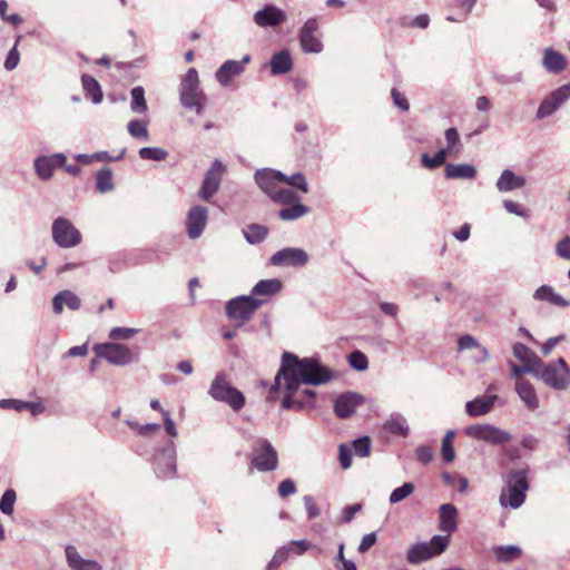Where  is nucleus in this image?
I'll return each mask as SVG.
<instances>
[{
	"label": "nucleus",
	"instance_id": "nucleus-62",
	"mask_svg": "<svg viewBox=\"0 0 570 570\" xmlns=\"http://www.w3.org/2000/svg\"><path fill=\"white\" fill-rule=\"evenodd\" d=\"M557 254L563 258L570 261V237H564L556 245Z\"/></svg>",
	"mask_w": 570,
	"mask_h": 570
},
{
	"label": "nucleus",
	"instance_id": "nucleus-55",
	"mask_svg": "<svg viewBox=\"0 0 570 570\" xmlns=\"http://www.w3.org/2000/svg\"><path fill=\"white\" fill-rule=\"evenodd\" d=\"M352 448L356 455L362 458L367 456L371 450V440L368 436L356 439L353 442Z\"/></svg>",
	"mask_w": 570,
	"mask_h": 570
},
{
	"label": "nucleus",
	"instance_id": "nucleus-12",
	"mask_svg": "<svg viewBox=\"0 0 570 570\" xmlns=\"http://www.w3.org/2000/svg\"><path fill=\"white\" fill-rule=\"evenodd\" d=\"M205 96L206 95L199 87V78L197 70L195 68H189L185 76L183 77L179 87L180 104L185 107L197 99H203V97Z\"/></svg>",
	"mask_w": 570,
	"mask_h": 570
},
{
	"label": "nucleus",
	"instance_id": "nucleus-7",
	"mask_svg": "<svg viewBox=\"0 0 570 570\" xmlns=\"http://www.w3.org/2000/svg\"><path fill=\"white\" fill-rule=\"evenodd\" d=\"M92 351L97 358H104L116 366H126L136 361V356L131 350L127 345L120 343H98L94 345Z\"/></svg>",
	"mask_w": 570,
	"mask_h": 570
},
{
	"label": "nucleus",
	"instance_id": "nucleus-64",
	"mask_svg": "<svg viewBox=\"0 0 570 570\" xmlns=\"http://www.w3.org/2000/svg\"><path fill=\"white\" fill-rule=\"evenodd\" d=\"M554 294V291L549 285H542L540 286L533 294L534 299L537 301H548L551 302L552 295Z\"/></svg>",
	"mask_w": 570,
	"mask_h": 570
},
{
	"label": "nucleus",
	"instance_id": "nucleus-14",
	"mask_svg": "<svg viewBox=\"0 0 570 570\" xmlns=\"http://www.w3.org/2000/svg\"><path fill=\"white\" fill-rule=\"evenodd\" d=\"M570 98V83H566L556 90H553L549 96H547L542 102L540 104L537 118L544 119L551 116L556 110L560 108L562 104H564Z\"/></svg>",
	"mask_w": 570,
	"mask_h": 570
},
{
	"label": "nucleus",
	"instance_id": "nucleus-21",
	"mask_svg": "<svg viewBox=\"0 0 570 570\" xmlns=\"http://www.w3.org/2000/svg\"><path fill=\"white\" fill-rule=\"evenodd\" d=\"M318 29V23L315 18L308 19L301 29L299 43L304 52L318 53L323 49L322 42L314 36Z\"/></svg>",
	"mask_w": 570,
	"mask_h": 570
},
{
	"label": "nucleus",
	"instance_id": "nucleus-59",
	"mask_svg": "<svg viewBox=\"0 0 570 570\" xmlns=\"http://www.w3.org/2000/svg\"><path fill=\"white\" fill-rule=\"evenodd\" d=\"M19 61H20V55H19V51L17 49V43L10 49L8 56H7V59L4 61V68L8 70V71H11L13 69L17 68V66L19 65Z\"/></svg>",
	"mask_w": 570,
	"mask_h": 570
},
{
	"label": "nucleus",
	"instance_id": "nucleus-61",
	"mask_svg": "<svg viewBox=\"0 0 570 570\" xmlns=\"http://www.w3.org/2000/svg\"><path fill=\"white\" fill-rule=\"evenodd\" d=\"M303 502H304L308 519H314L321 514V510L316 505L313 497L305 495L303 498Z\"/></svg>",
	"mask_w": 570,
	"mask_h": 570
},
{
	"label": "nucleus",
	"instance_id": "nucleus-51",
	"mask_svg": "<svg viewBox=\"0 0 570 570\" xmlns=\"http://www.w3.org/2000/svg\"><path fill=\"white\" fill-rule=\"evenodd\" d=\"M17 495L12 489L7 490L0 500V511L4 514H12Z\"/></svg>",
	"mask_w": 570,
	"mask_h": 570
},
{
	"label": "nucleus",
	"instance_id": "nucleus-60",
	"mask_svg": "<svg viewBox=\"0 0 570 570\" xmlns=\"http://www.w3.org/2000/svg\"><path fill=\"white\" fill-rule=\"evenodd\" d=\"M511 367V376L518 380L520 379L521 374L529 373L535 376V372H538V368L529 366V365H517L514 363H510Z\"/></svg>",
	"mask_w": 570,
	"mask_h": 570
},
{
	"label": "nucleus",
	"instance_id": "nucleus-6",
	"mask_svg": "<svg viewBox=\"0 0 570 570\" xmlns=\"http://www.w3.org/2000/svg\"><path fill=\"white\" fill-rule=\"evenodd\" d=\"M449 543V535H434L429 542L413 544L406 553V560L412 564L430 560L444 552Z\"/></svg>",
	"mask_w": 570,
	"mask_h": 570
},
{
	"label": "nucleus",
	"instance_id": "nucleus-53",
	"mask_svg": "<svg viewBox=\"0 0 570 570\" xmlns=\"http://www.w3.org/2000/svg\"><path fill=\"white\" fill-rule=\"evenodd\" d=\"M292 552V548L289 546H284L279 548L272 560L267 564V570H273L274 568L282 564L287 558L289 557V553Z\"/></svg>",
	"mask_w": 570,
	"mask_h": 570
},
{
	"label": "nucleus",
	"instance_id": "nucleus-56",
	"mask_svg": "<svg viewBox=\"0 0 570 570\" xmlns=\"http://www.w3.org/2000/svg\"><path fill=\"white\" fill-rule=\"evenodd\" d=\"M0 409L21 412L27 410V402L14 399H2L0 400Z\"/></svg>",
	"mask_w": 570,
	"mask_h": 570
},
{
	"label": "nucleus",
	"instance_id": "nucleus-33",
	"mask_svg": "<svg viewBox=\"0 0 570 570\" xmlns=\"http://www.w3.org/2000/svg\"><path fill=\"white\" fill-rule=\"evenodd\" d=\"M493 553L499 562L509 563L519 559L522 554L518 546H497L493 548Z\"/></svg>",
	"mask_w": 570,
	"mask_h": 570
},
{
	"label": "nucleus",
	"instance_id": "nucleus-28",
	"mask_svg": "<svg viewBox=\"0 0 570 570\" xmlns=\"http://www.w3.org/2000/svg\"><path fill=\"white\" fill-rule=\"evenodd\" d=\"M444 176L448 179H473L476 176V168L470 164H448Z\"/></svg>",
	"mask_w": 570,
	"mask_h": 570
},
{
	"label": "nucleus",
	"instance_id": "nucleus-16",
	"mask_svg": "<svg viewBox=\"0 0 570 570\" xmlns=\"http://www.w3.org/2000/svg\"><path fill=\"white\" fill-rule=\"evenodd\" d=\"M254 179L259 189L271 197L283 184V179H286V175L275 169L263 168L256 170Z\"/></svg>",
	"mask_w": 570,
	"mask_h": 570
},
{
	"label": "nucleus",
	"instance_id": "nucleus-45",
	"mask_svg": "<svg viewBox=\"0 0 570 570\" xmlns=\"http://www.w3.org/2000/svg\"><path fill=\"white\" fill-rule=\"evenodd\" d=\"M138 155L144 160H165L168 156V151L159 147H142L139 149Z\"/></svg>",
	"mask_w": 570,
	"mask_h": 570
},
{
	"label": "nucleus",
	"instance_id": "nucleus-42",
	"mask_svg": "<svg viewBox=\"0 0 570 570\" xmlns=\"http://www.w3.org/2000/svg\"><path fill=\"white\" fill-rule=\"evenodd\" d=\"M53 166L48 156H39L35 160V170L38 177L42 180H48L52 177Z\"/></svg>",
	"mask_w": 570,
	"mask_h": 570
},
{
	"label": "nucleus",
	"instance_id": "nucleus-31",
	"mask_svg": "<svg viewBox=\"0 0 570 570\" xmlns=\"http://www.w3.org/2000/svg\"><path fill=\"white\" fill-rule=\"evenodd\" d=\"M512 353L515 358L525 365L538 368L541 365V358L527 345L522 343H515L512 347Z\"/></svg>",
	"mask_w": 570,
	"mask_h": 570
},
{
	"label": "nucleus",
	"instance_id": "nucleus-25",
	"mask_svg": "<svg viewBox=\"0 0 570 570\" xmlns=\"http://www.w3.org/2000/svg\"><path fill=\"white\" fill-rule=\"evenodd\" d=\"M66 558L68 566L72 570H102L98 562L83 559L72 546L66 548Z\"/></svg>",
	"mask_w": 570,
	"mask_h": 570
},
{
	"label": "nucleus",
	"instance_id": "nucleus-27",
	"mask_svg": "<svg viewBox=\"0 0 570 570\" xmlns=\"http://www.w3.org/2000/svg\"><path fill=\"white\" fill-rule=\"evenodd\" d=\"M525 185V179L522 176L515 175L510 169H504L497 180V188L501 193H508L514 189L522 188Z\"/></svg>",
	"mask_w": 570,
	"mask_h": 570
},
{
	"label": "nucleus",
	"instance_id": "nucleus-41",
	"mask_svg": "<svg viewBox=\"0 0 570 570\" xmlns=\"http://www.w3.org/2000/svg\"><path fill=\"white\" fill-rule=\"evenodd\" d=\"M446 147L442 148V150H446V154L449 155H458L461 151V141L459 132L455 128H449L444 132Z\"/></svg>",
	"mask_w": 570,
	"mask_h": 570
},
{
	"label": "nucleus",
	"instance_id": "nucleus-1",
	"mask_svg": "<svg viewBox=\"0 0 570 570\" xmlns=\"http://www.w3.org/2000/svg\"><path fill=\"white\" fill-rule=\"evenodd\" d=\"M333 377V372L317 360L311 357L299 358L293 353L284 352L281 367L269 393L273 396L283 389L286 392V396L283 399L282 405L288 410L294 404L292 396L301 384L321 385Z\"/></svg>",
	"mask_w": 570,
	"mask_h": 570
},
{
	"label": "nucleus",
	"instance_id": "nucleus-49",
	"mask_svg": "<svg viewBox=\"0 0 570 570\" xmlns=\"http://www.w3.org/2000/svg\"><path fill=\"white\" fill-rule=\"evenodd\" d=\"M414 491V485L411 482H405L401 487L394 489L390 494V503H397L407 498Z\"/></svg>",
	"mask_w": 570,
	"mask_h": 570
},
{
	"label": "nucleus",
	"instance_id": "nucleus-3",
	"mask_svg": "<svg viewBox=\"0 0 570 570\" xmlns=\"http://www.w3.org/2000/svg\"><path fill=\"white\" fill-rule=\"evenodd\" d=\"M535 377L553 390L564 391L570 385V368L562 357L548 364L541 361Z\"/></svg>",
	"mask_w": 570,
	"mask_h": 570
},
{
	"label": "nucleus",
	"instance_id": "nucleus-48",
	"mask_svg": "<svg viewBox=\"0 0 570 570\" xmlns=\"http://www.w3.org/2000/svg\"><path fill=\"white\" fill-rule=\"evenodd\" d=\"M348 364L356 371H365L368 367V360L363 352L354 351L348 355Z\"/></svg>",
	"mask_w": 570,
	"mask_h": 570
},
{
	"label": "nucleus",
	"instance_id": "nucleus-44",
	"mask_svg": "<svg viewBox=\"0 0 570 570\" xmlns=\"http://www.w3.org/2000/svg\"><path fill=\"white\" fill-rule=\"evenodd\" d=\"M127 129L131 137L144 141L149 140V132L145 121L138 119L130 120L127 125Z\"/></svg>",
	"mask_w": 570,
	"mask_h": 570
},
{
	"label": "nucleus",
	"instance_id": "nucleus-52",
	"mask_svg": "<svg viewBox=\"0 0 570 570\" xmlns=\"http://www.w3.org/2000/svg\"><path fill=\"white\" fill-rule=\"evenodd\" d=\"M283 184H287L292 187H295L303 193L308 191V185L305 176L302 173H295L291 176H286V179H283Z\"/></svg>",
	"mask_w": 570,
	"mask_h": 570
},
{
	"label": "nucleus",
	"instance_id": "nucleus-24",
	"mask_svg": "<svg viewBox=\"0 0 570 570\" xmlns=\"http://www.w3.org/2000/svg\"><path fill=\"white\" fill-rule=\"evenodd\" d=\"M440 523L439 529L448 534L454 532L458 528V509L451 503H444L439 508Z\"/></svg>",
	"mask_w": 570,
	"mask_h": 570
},
{
	"label": "nucleus",
	"instance_id": "nucleus-30",
	"mask_svg": "<svg viewBox=\"0 0 570 570\" xmlns=\"http://www.w3.org/2000/svg\"><path fill=\"white\" fill-rule=\"evenodd\" d=\"M272 75H283L288 72L293 67V60L288 50H281L276 52L271 59Z\"/></svg>",
	"mask_w": 570,
	"mask_h": 570
},
{
	"label": "nucleus",
	"instance_id": "nucleus-58",
	"mask_svg": "<svg viewBox=\"0 0 570 570\" xmlns=\"http://www.w3.org/2000/svg\"><path fill=\"white\" fill-rule=\"evenodd\" d=\"M277 493L281 498H286L296 493V485L292 479L283 480L277 488Z\"/></svg>",
	"mask_w": 570,
	"mask_h": 570
},
{
	"label": "nucleus",
	"instance_id": "nucleus-50",
	"mask_svg": "<svg viewBox=\"0 0 570 570\" xmlns=\"http://www.w3.org/2000/svg\"><path fill=\"white\" fill-rule=\"evenodd\" d=\"M140 332L139 328H132V327H112L109 332L108 337L110 340H130L132 336L138 334Z\"/></svg>",
	"mask_w": 570,
	"mask_h": 570
},
{
	"label": "nucleus",
	"instance_id": "nucleus-23",
	"mask_svg": "<svg viewBox=\"0 0 570 570\" xmlns=\"http://www.w3.org/2000/svg\"><path fill=\"white\" fill-rule=\"evenodd\" d=\"M515 392L530 411H535L539 407V397L534 386L529 381L518 380L515 383Z\"/></svg>",
	"mask_w": 570,
	"mask_h": 570
},
{
	"label": "nucleus",
	"instance_id": "nucleus-13",
	"mask_svg": "<svg viewBox=\"0 0 570 570\" xmlns=\"http://www.w3.org/2000/svg\"><path fill=\"white\" fill-rule=\"evenodd\" d=\"M308 258L304 249L286 247L273 254L269 262L277 267H302L307 264Z\"/></svg>",
	"mask_w": 570,
	"mask_h": 570
},
{
	"label": "nucleus",
	"instance_id": "nucleus-5",
	"mask_svg": "<svg viewBox=\"0 0 570 570\" xmlns=\"http://www.w3.org/2000/svg\"><path fill=\"white\" fill-rule=\"evenodd\" d=\"M267 301L256 298L250 295H242L232 298L226 304V314L229 320L238 321L237 326H243L248 322L254 313Z\"/></svg>",
	"mask_w": 570,
	"mask_h": 570
},
{
	"label": "nucleus",
	"instance_id": "nucleus-37",
	"mask_svg": "<svg viewBox=\"0 0 570 570\" xmlns=\"http://www.w3.org/2000/svg\"><path fill=\"white\" fill-rule=\"evenodd\" d=\"M243 233L249 244H258L266 238L268 228L263 225L252 224Z\"/></svg>",
	"mask_w": 570,
	"mask_h": 570
},
{
	"label": "nucleus",
	"instance_id": "nucleus-63",
	"mask_svg": "<svg viewBox=\"0 0 570 570\" xmlns=\"http://www.w3.org/2000/svg\"><path fill=\"white\" fill-rule=\"evenodd\" d=\"M433 450L428 445H422L416 449V458L423 464L430 463L433 460Z\"/></svg>",
	"mask_w": 570,
	"mask_h": 570
},
{
	"label": "nucleus",
	"instance_id": "nucleus-2",
	"mask_svg": "<svg viewBox=\"0 0 570 570\" xmlns=\"http://www.w3.org/2000/svg\"><path fill=\"white\" fill-rule=\"evenodd\" d=\"M528 469L511 470L507 475V487L502 489L499 502L503 508H520L525 501L529 490L527 480Z\"/></svg>",
	"mask_w": 570,
	"mask_h": 570
},
{
	"label": "nucleus",
	"instance_id": "nucleus-20",
	"mask_svg": "<svg viewBox=\"0 0 570 570\" xmlns=\"http://www.w3.org/2000/svg\"><path fill=\"white\" fill-rule=\"evenodd\" d=\"M286 19L285 11L274 4H266L263 9L256 11L253 17L254 22L262 28L278 27Z\"/></svg>",
	"mask_w": 570,
	"mask_h": 570
},
{
	"label": "nucleus",
	"instance_id": "nucleus-38",
	"mask_svg": "<svg viewBox=\"0 0 570 570\" xmlns=\"http://www.w3.org/2000/svg\"><path fill=\"white\" fill-rule=\"evenodd\" d=\"M274 203L282 205L294 204L299 200L298 195L291 188L283 187L282 185L275 193L269 197Z\"/></svg>",
	"mask_w": 570,
	"mask_h": 570
},
{
	"label": "nucleus",
	"instance_id": "nucleus-39",
	"mask_svg": "<svg viewBox=\"0 0 570 570\" xmlns=\"http://www.w3.org/2000/svg\"><path fill=\"white\" fill-rule=\"evenodd\" d=\"M81 81L83 89L91 96L92 102L100 104L102 101V91L98 81L87 75L82 76Z\"/></svg>",
	"mask_w": 570,
	"mask_h": 570
},
{
	"label": "nucleus",
	"instance_id": "nucleus-22",
	"mask_svg": "<svg viewBox=\"0 0 570 570\" xmlns=\"http://www.w3.org/2000/svg\"><path fill=\"white\" fill-rule=\"evenodd\" d=\"M498 399L499 396L495 394L478 396L465 403V412L471 417L483 416L493 409Z\"/></svg>",
	"mask_w": 570,
	"mask_h": 570
},
{
	"label": "nucleus",
	"instance_id": "nucleus-17",
	"mask_svg": "<svg viewBox=\"0 0 570 570\" xmlns=\"http://www.w3.org/2000/svg\"><path fill=\"white\" fill-rule=\"evenodd\" d=\"M155 472L160 479H170L176 474V451L173 441L157 455Z\"/></svg>",
	"mask_w": 570,
	"mask_h": 570
},
{
	"label": "nucleus",
	"instance_id": "nucleus-40",
	"mask_svg": "<svg viewBox=\"0 0 570 570\" xmlns=\"http://www.w3.org/2000/svg\"><path fill=\"white\" fill-rule=\"evenodd\" d=\"M131 104L130 109L132 112L144 114L147 111V104L145 99V90L142 87H134L130 91Z\"/></svg>",
	"mask_w": 570,
	"mask_h": 570
},
{
	"label": "nucleus",
	"instance_id": "nucleus-32",
	"mask_svg": "<svg viewBox=\"0 0 570 570\" xmlns=\"http://www.w3.org/2000/svg\"><path fill=\"white\" fill-rule=\"evenodd\" d=\"M543 66L548 71L558 73L564 69L566 58L553 49H547L543 56Z\"/></svg>",
	"mask_w": 570,
	"mask_h": 570
},
{
	"label": "nucleus",
	"instance_id": "nucleus-34",
	"mask_svg": "<svg viewBox=\"0 0 570 570\" xmlns=\"http://www.w3.org/2000/svg\"><path fill=\"white\" fill-rule=\"evenodd\" d=\"M384 429L391 434L406 436L409 434V425L404 416L400 414L392 415L385 423Z\"/></svg>",
	"mask_w": 570,
	"mask_h": 570
},
{
	"label": "nucleus",
	"instance_id": "nucleus-18",
	"mask_svg": "<svg viewBox=\"0 0 570 570\" xmlns=\"http://www.w3.org/2000/svg\"><path fill=\"white\" fill-rule=\"evenodd\" d=\"M250 56L246 55L242 60H226L216 71L215 77L223 87H228L233 78L242 75L245 66L249 62Z\"/></svg>",
	"mask_w": 570,
	"mask_h": 570
},
{
	"label": "nucleus",
	"instance_id": "nucleus-43",
	"mask_svg": "<svg viewBox=\"0 0 570 570\" xmlns=\"http://www.w3.org/2000/svg\"><path fill=\"white\" fill-rule=\"evenodd\" d=\"M459 350H470L478 348L479 350V361H485L489 357V352L485 347L480 346L478 341L471 335H463L459 338Z\"/></svg>",
	"mask_w": 570,
	"mask_h": 570
},
{
	"label": "nucleus",
	"instance_id": "nucleus-15",
	"mask_svg": "<svg viewBox=\"0 0 570 570\" xmlns=\"http://www.w3.org/2000/svg\"><path fill=\"white\" fill-rule=\"evenodd\" d=\"M365 403V397L357 392H345L335 397L334 413L340 419H347Z\"/></svg>",
	"mask_w": 570,
	"mask_h": 570
},
{
	"label": "nucleus",
	"instance_id": "nucleus-46",
	"mask_svg": "<svg viewBox=\"0 0 570 570\" xmlns=\"http://www.w3.org/2000/svg\"><path fill=\"white\" fill-rule=\"evenodd\" d=\"M454 431L450 430L445 433L442 440L441 454L445 462H452L455 458L452 440L454 438Z\"/></svg>",
	"mask_w": 570,
	"mask_h": 570
},
{
	"label": "nucleus",
	"instance_id": "nucleus-29",
	"mask_svg": "<svg viewBox=\"0 0 570 570\" xmlns=\"http://www.w3.org/2000/svg\"><path fill=\"white\" fill-rule=\"evenodd\" d=\"M282 282L278 278L262 279L252 289L253 297H269L277 294L282 289Z\"/></svg>",
	"mask_w": 570,
	"mask_h": 570
},
{
	"label": "nucleus",
	"instance_id": "nucleus-26",
	"mask_svg": "<svg viewBox=\"0 0 570 570\" xmlns=\"http://www.w3.org/2000/svg\"><path fill=\"white\" fill-rule=\"evenodd\" d=\"M66 305L71 311H78L80 308V298L71 291H61L52 299L53 312L59 315L63 311Z\"/></svg>",
	"mask_w": 570,
	"mask_h": 570
},
{
	"label": "nucleus",
	"instance_id": "nucleus-11",
	"mask_svg": "<svg viewBox=\"0 0 570 570\" xmlns=\"http://www.w3.org/2000/svg\"><path fill=\"white\" fill-rule=\"evenodd\" d=\"M224 171L225 166L220 160L216 159L205 174L203 184L198 190V197L202 200L209 202L218 191Z\"/></svg>",
	"mask_w": 570,
	"mask_h": 570
},
{
	"label": "nucleus",
	"instance_id": "nucleus-19",
	"mask_svg": "<svg viewBox=\"0 0 570 570\" xmlns=\"http://www.w3.org/2000/svg\"><path fill=\"white\" fill-rule=\"evenodd\" d=\"M207 220H208V209L200 205L193 206L188 210L187 217H186V228H187V234H188L189 238H191V239L198 238L203 234V232L207 225Z\"/></svg>",
	"mask_w": 570,
	"mask_h": 570
},
{
	"label": "nucleus",
	"instance_id": "nucleus-8",
	"mask_svg": "<svg viewBox=\"0 0 570 570\" xmlns=\"http://www.w3.org/2000/svg\"><path fill=\"white\" fill-rule=\"evenodd\" d=\"M51 236L60 248H73L82 242L79 229L66 217H58L52 222Z\"/></svg>",
	"mask_w": 570,
	"mask_h": 570
},
{
	"label": "nucleus",
	"instance_id": "nucleus-57",
	"mask_svg": "<svg viewBox=\"0 0 570 570\" xmlns=\"http://www.w3.org/2000/svg\"><path fill=\"white\" fill-rule=\"evenodd\" d=\"M338 459L343 469H348L352 465V448L341 444L338 448Z\"/></svg>",
	"mask_w": 570,
	"mask_h": 570
},
{
	"label": "nucleus",
	"instance_id": "nucleus-9",
	"mask_svg": "<svg viewBox=\"0 0 570 570\" xmlns=\"http://www.w3.org/2000/svg\"><path fill=\"white\" fill-rule=\"evenodd\" d=\"M464 433L471 439L484 441L493 445L504 444L512 438L508 431L501 430L492 424H473L465 428Z\"/></svg>",
	"mask_w": 570,
	"mask_h": 570
},
{
	"label": "nucleus",
	"instance_id": "nucleus-35",
	"mask_svg": "<svg viewBox=\"0 0 570 570\" xmlns=\"http://www.w3.org/2000/svg\"><path fill=\"white\" fill-rule=\"evenodd\" d=\"M96 188L101 194L109 193L115 189L112 171L109 168L105 167L97 171Z\"/></svg>",
	"mask_w": 570,
	"mask_h": 570
},
{
	"label": "nucleus",
	"instance_id": "nucleus-10",
	"mask_svg": "<svg viewBox=\"0 0 570 570\" xmlns=\"http://www.w3.org/2000/svg\"><path fill=\"white\" fill-rule=\"evenodd\" d=\"M253 464L259 471H273L278 465V456L274 446L265 439H258L254 446Z\"/></svg>",
	"mask_w": 570,
	"mask_h": 570
},
{
	"label": "nucleus",
	"instance_id": "nucleus-4",
	"mask_svg": "<svg viewBox=\"0 0 570 570\" xmlns=\"http://www.w3.org/2000/svg\"><path fill=\"white\" fill-rule=\"evenodd\" d=\"M208 394L215 401L228 404L234 411H239L245 405L244 394L230 385L227 375L223 372L218 373L213 380Z\"/></svg>",
	"mask_w": 570,
	"mask_h": 570
},
{
	"label": "nucleus",
	"instance_id": "nucleus-36",
	"mask_svg": "<svg viewBox=\"0 0 570 570\" xmlns=\"http://www.w3.org/2000/svg\"><path fill=\"white\" fill-rule=\"evenodd\" d=\"M292 206L282 208L279 210V217L283 220H295L309 213V208L303 204L294 203Z\"/></svg>",
	"mask_w": 570,
	"mask_h": 570
},
{
	"label": "nucleus",
	"instance_id": "nucleus-54",
	"mask_svg": "<svg viewBox=\"0 0 570 570\" xmlns=\"http://www.w3.org/2000/svg\"><path fill=\"white\" fill-rule=\"evenodd\" d=\"M128 426L136 431L139 435H148L150 433H154L160 429V425L157 423H148V424H139L135 421H127Z\"/></svg>",
	"mask_w": 570,
	"mask_h": 570
},
{
	"label": "nucleus",
	"instance_id": "nucleus-47",
	"mask_svg": "<svg viewBox=\"0 0 570 570\" xmlns=\"http://www.w3.org/2000/svg\"><path fill=\"white\" fill-rule=\"evenodd\" d=\"M448 156L449 154H446V150L440 149L433 157H430L428 154H423L421 161L425 168L434 169L443 165Z\"/></svg>",
	"mask_w": 570,
	"mask_h": 570
}]
</instances>
